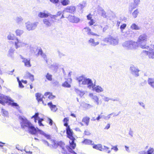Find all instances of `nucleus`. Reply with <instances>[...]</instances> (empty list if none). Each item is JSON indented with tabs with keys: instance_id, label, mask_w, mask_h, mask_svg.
I'll return each mask as SVG.
<instances>
[{
	"instance_id": "f257e3e1",
	"label": "nucleus",
	"mask_w": 154,
	"mask_h": 154,
	"mask_svg": "<svg viewBox=\"0 0 154 154\" xmlns=\"http://www.w3.org/2000/svg\"><path fill=\"white\" fill-rule=\"evenodd\" d=\"M20 124L22 128L24 129L26 131H28L29 133L32 135H36L38 136V134L43 135L47 139H50L51 136L45 133L42 131L37 128V129L25 117H20Z\"/></svg>"
},
{
	"instance_id": "f03ea898",
	"label": "nucleus",
	"mask_w": 154,
	"mask_h": 154,
	"mask_svg": "<svg viewBox=\"0 0 154 154\" xmlns=\"http://www.w3.org/2000/svg\"><path fill=\"white\" fill-rule=\"evenodd\" d=\"M77 80L80 86L82 85H86L87 88L89 89H91L94 86V84L90 79L87 78L84 76H81L78 78Z\"/></svg>"
},
{
	"instance_id": "7ed1b4c3",
	"label": "nucleus",
	"mask_w": 154,
	"mask_h": 154,
	"mask_svg": "<svg viewBox=\"0 0 154 154\" xmlns=\"http://www.w3.org/2000/svg\"><path fill=\"white\" fill-rule=\"evenodd\" d=\"M148 39L147 36L145 34H143L140 35L138 39L137 45L142 48L147 49L149 47L146 45Z\"/></svg>"
},
{
	"instance_id": "20e7f679",
	"label": "nucleus",
	"mask_w": 154,
	"mask_h": 154,
	"mask_svg": "<svg viewBox=\"0 0 154 154\" xmlns=\"http://www.w3.org/2000/svg\"><path fill=\"white\" fill-rule=\"evenodd\" d=\"M66 130L67 137L71 140V141H69L70 147H71L73 149H74L76 146V144L74 142L75 139L72 136L73 131L70 128L69 126H68L66 128Z\"/></svg>"
},
{
	"instance_id": "39448f33",
	"label": "nucleus",
	"mask_w": 154,
	"mask_h": 154,
	"mask_svg": "<svg viewBox=\"0 0 154 154\" xmlns=\"http://www.w3.org/2000/svg\"><path fill=\"white\" fill-rule=\"evenodd\" d=\"M103 41L105 42L108 43L113 45L118 44L119 42L118 38L112 36L103 39Z\"/></svg>"
},
{
	"instance_id": "423d86ee",
	"label": "nucleus",
	"mask_w": 154,
	"mask_h": 154,
	"mask_svg": "<svg viewBox=\"0 0 154 154\" xmlns=\"http://www.w3.org/2000/svg\"><path fill=\"white\" fill-rule=\"evenodd\" d=\"M122 45L126 49H130L135 48L137 45V43L132 41H126L124 42Z\"/></svg>"
},
{
	"instance_id": "0eeeda50",
	"label": "nucleus",
	"mask_w": 154,
	"mask_h": 154,
	"mask_svg": "<svg viewBox=\"0 0 154 154\" xmlns=\"http://www.w3.org/2000/svg\"><path fill=\"white\" fill-rule=\"evenodd\" d=\"M93 148L100 151H104L107 152L108 153H109L111 151V150H109V147L105 146H103L102 145L100 144L94 145L93 146Z\"/></svg>"
},
{
	"instance_id": "6e6552de",
	"label": "nucleus",
	"mask_w": 154,
	"mask_h": 154,
	"mask_svg": "<svg viewBox=\"0 0 154 154\" xmlns=\"http://www.w3.org/2000/svg\"><path fill=\"white\" fill-rule=\"evenodd\" d=\"M130 70L131 74L135 77H137L139 76V72L140 70L137 67L131 65L130 68Z\"/></svg>"
},
{
	"instance_id": "1a4fd4ad",
	"label": "nucleus",
	"mask_w": 154,
	"mask_h": 154,
	"mask_svg": "<svg viewBox=\"0 0 154 154\" xmlns=\"http://www.w3.org/2000/svg\"><path fill=\"white\" fill-rule=\"evenodd\" d=\"M37 24L38 23L37 22L32 23L29 22H28L25 23L26 29L29 31L33 30L35 29Z\"/></svg>"
},
{
	"instance_id": "9d476101",
	"label": "nucleus",
	"mask_w": 154,
	"mask_h": 154,
	"mask_svg": "<svg viewBox=\"0 0 154 154\" xmlns=\"http://www.w3.org/2000/svg\"><path fill=\"white\" fill-rule=\"evenodd\" d=\"M67 19L70 22L72 23H77L81 20V19L79 17L71 15H69L67 17Z\"/></svg>"
},
{
	"instance_id": "9b49d317",
	"label": "nucleus",
	"mask_w": 154,
	"mask_h": 154,
	"mask_svg": "<svg viewBox=\"0 0 154 154\" xmlns=\"http://www.w3.org/2000/svg\"><path fill=\"white\" fill-rule=\"evenodd\" d=\"M52 19L53 18H51L50 16L47 18L44 19L43 20L44 24L47 27L50 26L54 22Z\"/></svg>"
},
{
	"instance_id": "f8f14e48",
	"label": "nucleus",
	"mask_w": 154,
	"mask_h": 154,
	"mask_svg": "<svg viewBox=\"0 0 154 154\" xmlns=\"http://www.w3.org/2000/svg\"><path fill=\"white\" fill-rule=\"evenodd\" d=\"M26 45V44L21 41L20 40L18 39L17 38H16V41L14 42V46L16 49L24 46Z\"/></svg>"
},
{
	"instance_id": "ddd939ff",
	"label": "nucleus",
	"mask_w": 154,
	"mask_h": 154,
	"mask_svg": "<svg viewBox=\"0 0 154 154\" xmlns=\"http://www.w3.org/2000/svg\"><path fill=\"white\" fill-rule=\"evenodd\" d=\"M83 31L85 32H86L88 35H93L97 36H99V35L95 34L91 31V29L88 27H86L83 29Z\"/></svg>"
},
{
	"instance_id": "4468645a",
	"label": "nucleus",
	"mask_w": 154,
	"mask_h": 154,
	"mask_svg": "<svg viewBox=\"0 0 154 154\" xmlns=\"http://www.w3.org/2000/svg\"><path fill=\"white\" fill-rule=\"evenodd\" d=\"M21 57L23 60L22 62L24 63L25 66L29 67L31 66V64L30 63V59L24 58L23 57Z\"/></svg>"
},
{
	"instance_id": "2eb2a0df",
	"label": "nucleus",
	"mask_w": 154,
	"mask_h": 154,
	"mask_svg": "<svg viewBox=\"0 0 154 154\" xmlns=\"http://www.w3.org/2000/svg\"><path fill=\"white\" fill-rule=\"evenodd\" d=\"M143 53L147 55L149 58H154V50L153 49L149 50V51L144 50L143 51Z\"/></svg>"
},
{
	"instance_id": "dca6fc26",
	"label": "nucleus",
	"mask_w": 154,
	"mask_h": 154,
	"mask_svg": "<svg viewBox=\"0 0 154 154\" xmlns=\"http://www.w3.org/2000/svg\"><path fill=\"white\" fill-rule=\"evenodd\" d=\"M94 86L92 87V90L95 91L97 93H100L103 92L104 89L103 88L99 85H96L95 84H94Z\"/></svg>"
},
{
	"instance_id": "f3484780",
	"label": "nucleus",
	"mask_w": 154,
	"mask_h": 154,
	"mask_svg": "<svg viewBox=\"0 0 154 154\" xmlns=\"http://www.w3.org/2000/svg\"><path fill=\"white\" fill-rule=\"evenodd\" d=\"M75 10V7L73 6H68L64 10L63 12H69L72 13Z\"/></svg>"
},
{
	"instance_id": "a211bd4d",
	"label": "nucleus",
	"mask_w": 154,
	"mask_h": 154,
	"mask_svg": "<svg viewBox=\"0 0 154 154\" xmlns=\"http://www.w3.org/2000/svg\"><path fill=\"white\" fill-rule=\"evenodd\" d=\"M89 96L94 100V102L96 103L97 105H98L100 104L99 98L97 96L94 95L93 94L91 93L89 94Z\"/></svg>"
},
{
	"instance_id": "6ab92c4d",
	"label": "nucleus",
	"mask_w": 154,
	"mask_h": 154,
	"mask_svg": "<svg viewBox=\"0 0 154 154\" xmlns=\"http://www.w3.org/2000/svg\"><path fill=\"white\" fill-rule=\"evenodd\" d=\"M140 0H134V4L131 5L129 7V9L131 11L136 8L140 2Z\"/></svg>"
},
{
	"instance_id": "aec40b11",
	"label": "nucleus",
	"mask_w": 154,
	"mask_h": 154,
	"mask_svg": "<svg viewBox=\"0 0 154 154\" xmlns=\"http://www.w3.org/2000/svg\"><path fill=\"white\" fill-rule=\"evenodd\" d=\"M88 43L91 46L93 47H95L99 44V42H95L94 39L92 38H90L88 40Z\"/></svg>"
},
{
	"instance_id": "412c9836",
	"label": "nucleus",
	"mask_w": 154,
	"mask_h": 154,
	"mask_svg": "<svg viewBox=\"0 0 154 154\" xmlns=\"http://www.w3.org/2000/svg\"><path fill=\"white\" fill-rule=\"evenodd\" d=\"M15 51V49L14 48H11L9 50L8 54L7 56L11 57L12 59L14 58V53Z\"/></svg>"
},
{
	"instance_id": "4be33fe9",
	"label": "nucleus",
	"mask_w": 154,
	"mask_h": 154,
	"mask_svg": "<svg viewBox=\"0 0 154 154\" xmlns=\"http://www.w3.org/2000/svg\"><path fill=\"white\" fill-rule=\"evenodd\" d=\"M35 96L36 97V99L38 102L40 101H42L43 104L44 105H46V104H44L43 101L42 99V97H43V96H42L41 94L39 93H37L35 94Z\"/></svg>"
},
{
	"instance_id": "5701e85b",
	"label": "nucleus",
	"mask_w": 154,
	"mask_h": 154,
	"mask_svg": "<svg viewBox=\"0 0 154 154\" xmlns=\"http://www.w3.org/2000/svg\"><path fill=\"white\" fill-rule=\"evenodd\" d=\"M48 105L51 109V110L54 112H56L57 109L56 106L53 105L51 102L48 103Z\"/></svg>"
},
{
	"instance_id": "b1692460",
	"label": "nucleus",
	"mask_w": 154,
	"mask_h": 154,
	"mask_svg": "<svg viewBox=\"0 0 154 154\" xmlns=\"http://www.w3.org/2000/svg\"><path fill=\"white\" fill-rule=\"evenodd\" d=\"M98 10L99 13L100 14L101 16L105 18L106 17V13L105 11L102 8H99L98 9Z\"/></svg>"
},
{
	"instance_id": "393cba45",
	"label": "nucleus",
	"mask_w": 154,
	"mask_h": 154,
	"mask_svg": "<svg viewBox=\"0 0 154 154\" xmlns=\"http://www.w3.org/2000/svg\"><path fill=\"white\" fill-rule=\"evenodd\" d=\"M51 14L48 13L44 12H40L38 14V16L41 18L47 17L49 16Z\"/></svg>"
},
{
	"instance_id": "a878e982",
	"label": "nucleus",
	"mask_w": 154,
	"mask_h": 154,
	"mask_svg": "<svg viewBox=\"0 0 154 154\" xmlns=\"http://www.w3.org/2000/svg\"><path fill=\"white\" fill-rule=\"evenodd\" d=\"M90 119L89 117L87 116L83 118L82 122H84L87 126H88L89 124Z\"/></svg>"
},
{
	"instance_id": "bb28decb",
	"label": "nucleus",
	"mask_w": 154,
	"mask_h": 154,
	"mask_svg": "<svg viewBox=\"0 0 154 154\" xmlns=\"http://www.w3.org/2000/svg\"><path fill=\"white\" fill-rule=\"evenodd\" d=\"M38 54L39 55H40L43 57L45 60L47 62V58L45 54L43 53L42 51L41 50H39Z\"/></svg>"
},
{
	"instance_id": "cd10ccee",
	"label": "nucleus",
	"mask_w": 154,
	"mask_h": 154,
	"mask_svg": "<svg viewBox=\"0 0 154 154\" xmlns=\"http://www.w3.org/2000/svg\"><path fill=\"white\" fill-rule=\"evenodd\" d=\"M92 142H93L92 140H90L85 139L82 142V143L86 145L91 144L92 145H93L94 143H92Z\"/></svg>"
},
{
	"instance_id": "c85d7f7f",
	"label": "nucleus",
	"mask_w": 154,
	"mask_h": 154,
	"mask_svg": "<svg viewBox=\"0 0 154 154\" xmlns=\"http://www.w3.org/2000/svg\"><path fill=\"white\" fill-rule=\"evenodd\" d=\"M44 96L47 97L50 99H53L55 97L54 96L52 95L49 92H47L45 93L44 95Z\"/></svg>"
},
{
	"instance_id": "c756f323",
	"label": "nucleus",
	"mask_w": 154,
	"mask_h": 154,
	"mask_svg": "<svg viewBox=\"0 0 154 154\" xmlns=\"http://www.w3.org/2000/svg\"><path fill=\"white\" fill-rule=\"evenodd\" d=\"M149 85L152 87H154V79L149 78L148 80Z\"/></svg>"
},
{
	"instance_id": "7c9ffc66",
	"label": "nucleus",
	"mask_w": 154,
	"mask_h": 154,
	"mask_svg": "<svg viewBox=\"0 0 154 154\" xmlns=\"http://www.w3.org/2000/svg\"><path fill=\"white\" fill-rule=\"evenodd\" d=\"M24 32L23 30L18 29L16 30L15 33L17 36H20Z\"/></svg>"
},
{
	"instance_id": "2f4dec72",
	"label": "nucleus",
	"mask_w": 154,
	"mask_h": 154,
	"mask_svg": "<svg viewBox=\"0 0 154 154\" xmlns=\"http://www.w3.org/2000/svg\"><path fill=\"white\" fill-rule=\"evenodd\" d=\"M14 20L17 23L19 24L23 21V19L21 17H17L15 18Z\"/></svg>"
},
{
	"instance_id": "473e14b6",
	"label": "nucleus",
	"mask_w": 154,
	"mask_h": 154,
	"mask_svg": "<svg viewBox=\"0 0 154 154\" xmlns=\"http://www.w3.org/2000/svg\"><path fill=\"white\" fill-rule=\"evenodd\" d=\"M146 152L147 154H154V149L152 147H150Z\"/></svg>"
},
{
	"instance_id": "72a5a7b5",
	"label": "nucleus",
	"mask_w": 154,
	"mask_h": 154,
	"mask_svg": "<svg viewBox=\"0 0 154 154\" xmlns=\"http://www.w3.org/2000/svg\"><path fill=\"white\" fill-rule=\"evenodd\" d=\"M15 37L14 35L11 33H10L7 36V38L9 40H14V39Z\"/></svg>"
},
{
	"instance_id": "f704fd0d",
	"label": "nucleus",
	"mask_w": 154,
	"mask_h": 154,
	"mask_svg": "<svg viewBox=\"0 0 154 154\" xmlns=\"http://www.w3.org/2000/svg\"><path fill=\"white\" fill-rule=\"evenodd\" d=\"M130 28L132 29L139 30L140 29L138 26L135 23L132 24Z\"/></svg>"
},
{
	"instance_id": "c9c22d12",
	"label": "nucleus",
	"mask_w": 154,
	"mask_h": 154,
	"mask_svg": "<svg viewBox=\"0 0 154 154\" xmlns=\"http://www.w3.org/2000/svg\"><path fill=\"white\" fill-rule=\"evenodd\" d=\"M86 5V2L85 1H83L81 4H80L78 5V6L82 9L84 8Z\"/></svg>"
},
{
	"instance_id": "e433bc0d",
	"label": "nucleus",
	"mask_w": 154,
	"mask_h": 154,
	"mask_svg": "<svg viewBox=\"0 0 154 154\" xmlns=\"http://www.w3.org/2000/svg\"><path fill=\"white\" fill-rule=\"evenodd\" d=\"M62 12L59 11L57 13V14L55 15H52L51 14L50 15V16L51 17V18H53V19L56 20L57 19L56 18L58 16H60Z\"/></svg>"
},
{
	"instance_id": "4c0bfd02",
	"label": "nucleus",
	"mask_w": 154,
	"mask_h": 154,
	"mask_svg": "<svg viewBox=\"0 0 154 154\" xmlns=\"http://www.w3.org/2000/svg\"><path fill=\"white\" fill-rule=\"evenodd\" d=\"M66 148L68 150V151L71 153V154H77L75 152L71 149L69 146H66Z\"/></svg>"
},
{
	"instance_id": "58836bf2",
	"label": "nucleus",
	"mask_w": 154,
	"mask_h": 154,
	"mask_svg": "<svg viewBox=\"0 0 154 154\" xmlns=\"http://www.w3.org/2000/svg\"><path fill=\"white\" fill-rule=\"evenodd\" d=\"M46 78L49 81H51L52 80V75L49 73H47L45 76Z\"/></svg>"
},
{
	"instance_id": "ea45409f",
	"label": "nucleus",
	"mask_w": 154,
	"mask_h": 154,
	"mask_svg": "<svg viewBox=\"0 0 154 154\" xmlns=\"http://www.w3.org/2000/svg\"><path fill=\"white\" fill-rule=\"evenodd\" d=\"M139 13V11L138 10V9H136L134 11V12H133L132 13V15L133 17L135 18L137 16L138 13Z\"/></svg>"
},
{
	"instance_id": "a19ab883",
	"label": "nucleus",
	"mask_w": 154,
	"mask_h": 154,
	"mask_svg": "<svg viewBox=\"0 0 154 154\" xmlns=\"http://www.w3.org/2000/svg\"><path fill=\"white\" fill-rule=\"evenodd\" d=\"M69 0H63L61 2V3L63 5H67L69 4Z\"/></svg>"
},
{
	"instance_id": "79ce46f5",
	"label": "nucleus",
	"mask_w": 154,
	"mask_h": 154,
	"mask_svg": "<svg viewBox=\"0 0 154 154\" xmlns=\"http://www.w3.org/2000/svg\"><path fill=\"white\" fill-rule=\"evenodd\" d=\"M62 86L63 87L66 88H70L71 87V85L66 81L63 83L62 84Z\"/></svg>"
},
{
	"instance_id": "37998d69",
	"label": "nucleus",
	"mask_w": 154,
	"mask_h": 154,
	"mask_svg": "<svg viewBox=\"0 0 154 154\" xmlns=\"http://www.w3.org/2000/svg\"><path fill=\"white\" fill-rule=\"evenodd\" d=\"M126 26L127 25L126 24H123L121 26L120 29H121V31L122 33H123V30L126 28Z\"/></svg>"
},
{
	"instance_id": "c03bdc74",
	"label": "nucleus",
	"mask_w": 154,
	"mask_h": 154,
	"mask_svg": "<svg viewBox=\"0 0 154 154\" xmlns=\"http://www.w3.org/2000/svg\"><path fill=\"white\" fill-rule=\"evenodd\" d=\"M52 146L54 148H56L58 146V143H57L56 141H54Z\"/></svg>"
},
{
	"instance_id": "a18cd8bd",
	"label": "nucleus",
	"mask_w": 154,
	"mask_h": 154,
	"mask_svg": "<svg viewBox=\"0 0 154 154\" xmlns=\"http://www.w3.org/2000/svg\"><path fill=\"white\" fill-rule=\"evenodd\" d=\"M114 113H112L109 114H108L107 116H104V119L106 120H109L111 117V116Z\"/></svg>"
},
{
	"instance_id": "49530a36",
	"label": "nucleus",
	"mask_w": 154,
	"mask_h": 154,
	"mask_svg": "<svg viewBox=\"0 0 154 154\" xmlns=\"http://www.w3.org/2000/svg\"><path fill=\"white\" fill-rule=\"evenodd\" d=\"M38 113H36L33 116L32 118H34L35 119V122H36V118H38Z\"/></svg>"
},
{
	"instance_id": "de8ad7c7",
	"label": "nucleus",
	"mask_w": 154,
	"mask_h": 154,
	"mask_svg": "<svg viewBox=\"0 0 154 154\" xmlns=\"http://www.w3.org/2000/svg\"><path fill=\"white\" fill-rule=\"evenodd\" d=\"M57 52L58 53L59 56L60 57H62L65 56V54H63V53L59 51H58Z\"/></svg>"
},
{
	"instance_id": "09e8293b",
	"label": "nucleus",
	"mask_w": 154,
	"mask_h": 154,
	"mask_svg": "<svg viewBox=\"0 0 154 154\" xmlns=\"http://www.w3.org/2000/svg\"><path fill=\"white\" fill-rule=\"evenodd\" d=\"M2 112L5 116H7L8 115V112L3 109H2Z\"/></svg>"
},
{
	"instance_id": "8fccbe9b",
	"label": "nucleus",
	"mask_w": 154,
	"mask_h": 154,
	"mask_svg": "<svg viewBox=\"0 0 154 154\" xmlns=\"http://www.w3.org/2000/svg\"><path fill=\"white\" fill-rule=\"evenodd\" d=\"M111 98H109L108 97L104 96L103 98V100L106 102H108L109 100H110Z\"/></svg>"
},
{
	"instance_id": "3c124183",
	"label": "nucleus",
	"mask_w": 154,
	"mask_h": 154,
	"mask_svg": "<svg viewBox=\"0 0 154 154\" xmlns=\"http://www.w3.org/2000/svg\"><path fill=\"white\" fill-rule=\"evenodd\" d=\"M43 119H39L38 120V123L40 126H43V125L42 123V122Z\"/></svg>"
},
{
	"instance_id": "603ef678",
	"label": "nucleus",
	"mask_w": 154,
	"mask_h": 154,
	"mask_svg": "<svg viewBox=\"0 0 154 154\" xmlns=\"http://www.w3.org/2000/svg\"><path fill=\"white\" fill-rule=\"evenodd\" d=\"M128 134L130 135L131 137H133V131L131 130V129H130L129 131V132L128 133Z\"/></svg>"
},
{
	"instance_id": "864d4df0",
	"label": "nucleus",
	"mask_w": 154,
	"mask_h": 154,
	"mask_svg": "<svg viewBox=\"0 0 154 154\" xmlns=\"http://www.w3.org/2000/svg\"><path fill=\"white\" fill-rule=\"evenodd\" d=\"M139 104L143 107L144 108H145V105L142 102H139Z\"/></svg>"
},
{
	"instance_id": "5fc2aeb1",
	"label": "nucleus",
	"mask_w": 154,
	"mask_h": 154,
	"mask_svg": "<svg viewBox=\"0 0 154 154\" xmlns=\"http://www.w3.org/2000/svg\"><path fill=\"white\" fill-rule=\"evenodd\" d=\"M42 140L43 142V143H44L45 145H46L47 146H49V143L47 141L44 140Z\"/></svg>"
},
{
	"instance_id": "6e6d98bb",
	"label": "nucleus",
	"mask_w": 154,
	"mask_h": 154,
	"mask_svg": "<svg viewBox=\"0 0 154 154\" xmlns=\"http://www.w3.org/2000/svg\"><path fill=\"white\" fill-rule=\"evenodd\" d=\"M94 23V20L93 19H91V20L88 23L90 26H91L93 25Z\"/></svg>"
},
{
	"instance_id": "4d7b16f0",
	"label": "nucleus",
	"mask_w": 154,
	"mask_h": 154,
	"mask_svg": "<svg viewBox=\"0 0 154 154\" xmlns=\"http://www.w3.org/2000/svg\"><path fill=\"white\" fill-rule=\"evenodd\" d=\"M12 105L13 106H17V108L18 109L19 108V107L18 106V105L17 103H12Z\"/></svg>"
},
{
	"instance_id": "13d9d810",
	"label": "nucleus",
	"mask_w": 154,
	"mask_h": 154,
	"mask_svg": "<svg viewBox=\"0 0 154 154\" xmlns=\"http://www.w3.org/2000/svg\"><path fill=\"white\" fill-rule=\"evenodd\" d=\"M108 28V26L107 25L106 26L104 27H103V32H105L106 30H107Z\"/></svg>"
},
{
	"instance_id": "bf43d9fd",
	"label": "nucleus",
	"mask_w": 154,
	"mask_h": 154,
	"mask_svg": "<svg viewBox=\"0 0 154 154\" xmlns=\"http://www.w3.org/2000/svg\"><path fill=\"white\" fill-rule=\"evenodd\" d=\"M19 87L20 88H22L24 87V86L22 85V84L21 82H19Z\"/></svg>"
},
{
	"instance_id": "052dcab7",
	"label": "nucleus",
	"mask_w": 154,
	"mask_h": 154,
	"mask_svg": "<svg viewBox=\"0 0 154 154\" xmlns=\"http://www.w3.org/2000/svg\"><path fill=\"white\" fill-rule=\"evenodd\" d=\"M29 78L32 81H33L34 80V76L32 75H30Z\"/></svg>"
},
{
	"instance_id": "680f3d73",
	"label": "nucleus",
	"mask_w": 154,
	"mask_h": 154,
	"mask_svg": "<svg viewBox=\"0 0 154 154\" xmlns=\"http://www.w3.org/2000/svg\"><path fill=\"white\" fill-rule=\"evenodd\" d=\"M50 1L51 2L55 4L57 3L59 1L58 0H50Z\"/></svg>"
},
{
	"instance_id": "e2e57ef3",
	"label": "nucleus",
	"mask_w": 154,
	"mask_h": 154,
	"mask_svg": "<svg viewBox=\"0 0 154 154\" xmlns=\"http://www.w3.org/2000/svg\"><path fill=\"white\" fill-rule=\"evenodd\" d=\"M125 148L126 150L128 152H130V150L129 149V148L128 147L125 146Z\"/></svg>"
},
{
	"instance_id": "0e129e2a",
	"label": "nucleus",
	"mask_w": 154,
	"mask_h": 154,
	"mask_svg": "<svg viewBox=\"0 0 154 154\" xmlns=\"http://www.w3.org/2000/svg\"><path fill=\"white\" fill-rule=\"evenodd\" d=\"M110 127V124H108L105 127L104 129H108Z\"/></svg>"
},
{
	"instance_id": "69168bd1",
	"label": "nucleus",
	"mask_w": 154,
	"mask_h": 154,
	"mask_svg": "<svg viewBox=\"0 0 154 154\" xmlns=\"http://www.w3.org/2000/svg\"><path fill=\"white\" fill-rule=\"evenodd\" d=\"M48 120L49 121V124H50L51 125L53 124L52 120L50 118L48 119Z\"/></svg>"
},
{
	"instance_id": "338daca9",
	"label": "nucleus",
	"mask_w": 154,
	"mask_h": 154,
	"mask_svg": "<svg viewBox=\"0 0 154 154\" xmlns=\"http://www.w3.org/2000/svg\"><path fill=\"white\" fill-rule=\"evenodd\" d=\"M139 154H147L146 152L144 151H140L139 152Z\"/></svg>"
},
{
	"instance_id": "774afa93",
	"label": "nucleus",
	"mask_w": 154,
	"mask_h": 154,
	"mask_svg": "<svg viewBox=\"0 0 154 154\" xmlns=\"http://www.w3.org/2000/svg\"><path fill=\"white\" fill-rule=\"evenodd\" d=\"M79 93H80L79 95L81 97H82L84 94V93L83 92L81 91H79Z\"/></svg>"
}]
</instances>
